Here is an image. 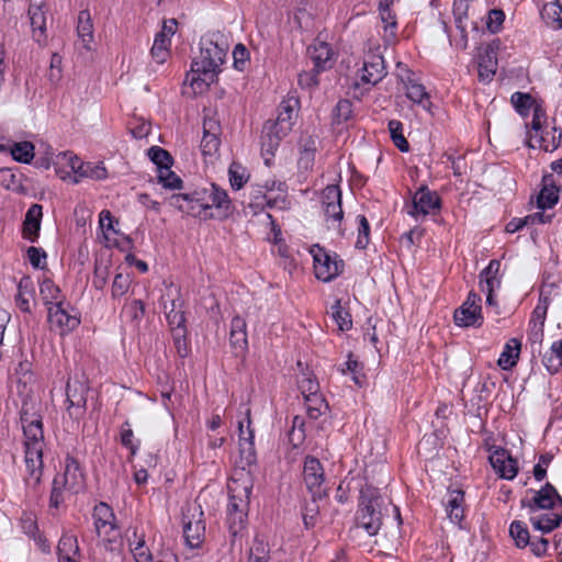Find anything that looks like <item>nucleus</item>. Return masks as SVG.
<instances>
[{"label": "nucleus", "instance_id": "f257e3e1", "mask_svg": "<svg viewBox=\"0 0 562 562\" xmlns=\"http://www.w3.org/2000/svg\"><path fill=\"white\" fill-rule=\"evenodd\" d=\"M228 52L224 35L213 33L201 41L200 56L194 58L186 82L194 94L202 93L216 80Z\"/></svg>", "mask_w": 562, "mask_h": 562}, {"label": "nucleus", "instance_id": "f03ea898", "mask_svg": "<svg viewBox=\"0 0 562 562\" xmlns=\"http://www.w3.org/2000/svg\"><path fill=\"white\" fill-rule=\"evenodd\" d=\"M23 428V446L25 464L30 479L34 483L41 481L43 471V450L45 447L42 418L23 412L21 415Z\"/></svg>", "mask_w": 562, "mask_h": 562}, {"label": "nucleus", "instance_id": "7ed1b4c3", "mask_svg": "<svg viewBox=\"0 0 562 562\" xmlns=\"http://www.w3.org/2000/svg\"><path fill=\"white\" fill-rule=\"evenodd\" d=\"M390 501L379 491L367 485L360 492L359 507L356 516V527L363 529L368 536H375L382 526L383 510H386Z\"/></svg>", "mask_w": 562, "mask_h": 562}, {"label": "nucleus", "instance_id": "20e7f679", "mask_svg": "<svg viewBox=\"0 0 562 562\" xmlns=\"http://www.w3.org/2000/svg\"><path fill=\"white\" fill-rule=\"evenodd\" d=\"M86 486V476L78 460L67 456L63 473L57 474L53 481V488L49 497L50 507L58 508L64 502V493L78 494Z\"/></svg>", "mask_w": 562, "mask_h": 562}, {"label": "nucleus", "instance_id": "39448f33", "mask_svg": "<svg viewBox=\"0 0 562 562\" xmlns=\"http://www.w3.org/2000/svg\"><path fill=\"white\" fill-rule=\"evenodd\" d=\"M546 114L540 108L532 110L531 128L528 131L529 146L544 151L555 150L562 137L561 131L555 126H544Z\"/></svg>", "mask_w": 562, "mask_h": 562}, {"label": "nucleus", "instance_id": "423d86ee", "mask_svg": "<svg viewBox=\"0 0 562 562\" xmlns=\"http://www.w3.org/2000/svg\"><path fill=\"white\" fill-rule=\"evenodd\" d=\"M183 533L191 548H198L205 535L203 510L198 504H188L182 513Z\"/></svg>", "mask_w": 562, "mask_h": 562}, {"label": "nucleus", "instance_id": "0eeeda50", "mask_svg": "<svg viewBox=\"0 0 562 562\" xmlns=\"http://www.w3.org/2000/svg\"><path fill=\"white\" fill-rule=\"evenodd\" d=\"M322 207L327 228L340 233L344 212L341 207V191L338 186L330 184L323 190Z\"/></svg>", "mask_w": 562, "mask_h": 562}, {"label": "nucleus", "instance_id": "6e6552de", "mask_svg": "<svg viewBox=\"0 0 562 562\" xmlns=\"http://www.w3.org/2000/svg\"><path fill=\"white\" fill-rule=\"evenodd\" d=\"M203 191L195 189L189 193L172 194L169 204L179 211L203 220L214 218V212H207L203 205Z\"/></svg>", "mask_w": 562, "mask_h": 562}, {"label": "nucleus", "instance_id": "1a4fd4ad", "mask_svg": "<svg viewBox=\"0 0 562 562\" xmlns=\"http://www.w3.org/2000/svg\"><path fill=\"white\" fill-rule=\"evenodd\" d=\"M310 252L314 260L315 277L318 280L328 282L340 273L342 261L331 257L323 247L314 245Z\"/></svg>", "mask_w": 562, "mask_h": 562}, {"label": "nucleus", "instance_id": "9d476101", "mask_svg": "<svg viewBox=\"0 0 562 562\" xmlns=\"http://www.w3.org/2000/svg\"><path fill=\"white\" fill-rule=\"evenodd\" d=\"M453 319L459 327H481L483 315L480 295L470 292L463 304L454 311Z\"/></svg>", "mask_w": 562, "mask_h": 562}, {"label": "nucleus", "instance_id": "9b49d317", "mask_svg": "<svg viewBox=\"0 0 562 562\" xmlns=\"http://www.w3.org/2000/svg\"><path fill=\"white\" fill-rule=\"evenodd\" d=\"M92 518L98 537L111 542L119 533L113 509L106 503L100 502L93 508Z\"/></svg>", "mask_w": 562, "mask_h": 562}, {"label": "nucleus", "instance_id": "f8f14e48", "mask_svg": "<svg viewBox=\"0 0 562 562\" xmlns=\"http://www.w3.org/2000/svg\"><path fill=\"white\" fill-rule=\"evenodd\" d=\"M239 453L245 465L256 462L255 431L251 427L250 408H246L245 417L238 420Z\"/></svg>", "mask_w": 562, "mask_h": 562}, {"label": "nucleus", "instance_id": "ddd939ff", "mask_svg": "<svg viewBox=\"0 0 562 562\" xmlns=\"http://www.w3.org/2000/svg\"><path fill=\"white\" fill-rule=\"evenodd\" d=\"M47 312L50 327L59 330L60 334L69 333L80 324L79 317L70 313V305L66 302L48 306Z\"/></svg>", "mask_w": 562, "mask_h": 562}, {"label": "nucleus", "instance_id": "4468645a", "mask_svg": "<svg viewBox=\"0 0 562 562\" xmlns=\"http://www.w3.org/2000/svg\"><path fill=\"white\" fill-rule=\"evenodd\" d=\"M249 493V488L244 487L243 494H231L229 496L227 505V521L229 524V529L234 535L244 527L246 521Z\"/></svg>", "mask_w": 562, "mask_h": 562}, {"label": "nucleus", "instance_id": "2eb2a0df", "mask_svg": "<svg viewBox=\"0 0 562 562\" xmlns=\"http://www.w3.org/2000/svg\"><path fill=\"white\" fill-rule=\"evenodd\" d=\"M441 207V200L437 192L430 191L427 187L419 188L413 196L412 210L408 212L416 220L428 214L438 212Z\"/></svg>", "mask_w": 562, "mask_h": 562}, {"label": "nucleus", "instance_id": "dca6fc26", "mask_svg": "<svg viewBox=\"0 0 562 562\" xmlns=\"http://www.w3.org/2000/svg\"><path fill=\"white\" fill-rule=\"evenodd\" d=\"M299 387L305 398V402L317 403V407L308 404V416L311 418L316 419L327 411L328 405L318 393L319 385L315 379L308 374H304L303 378L299 381Z\"/></svg>", "mask_w": 562, "mask_h": 562}, {"label": "nucleus", "instance_id": "f3484780", "mask_svg": "<svg viewBox=\"0 0 562 562\" xmlns=\"http://www.w3.org/2000/svg\"><path fill=\"white\" fill-rule=\"evenodd\" d=\"M521 504L529 508L530 514H535L539 509H552L557 504L562 505V497L552 484L546 483L544 486L533 493L531 499H522Z\"/></svg>", "mask_w": 562, "mask_h": 562}, {"label": "nucleus", "instance_id": "a211bd4d", "mask_svg": "<svg viewBox=\"0 0 562 562\" xmlns=\"http://www.w3.org/2000/svg\"><path fill=\"white\" fill-rule=\"evenodd\" d=\"M501 261L491 260L488 266L480 274L481 290L486 293V304L490 306L496 305L494 291L499 289L502 277L499 274Z\"/></svg>", "mask_w": 562, "mask_h": 562}, {"label": "nucleus", "instance_id": "6ab92c4d", "mask_svg": "<svg viewBox=\"0 0 562 562\" xmlns=\"http://www.w3.org/2000/svg\"><path fill=\"white\" fill-rule=\"evenodd\" d=\"M386 75L383 56L375 53L366 55L362 68L359 71L361 82L376 85Z\"/></svg>", "mask_w": 562, "mask_h": 562}, {"label": "nucleus", "instance_id": "aec40b11", "mask_svg": "<svg viewBox=\"0 0 562 562\" xmlns=\"http://www.w3.org/2000/svg\"><path fill=\"white\" fill-rule=\"evenodd\" d=\"M297 104L299 101L294 98H289L280 103L277 120L271 123L281 135H288L291 132L297 116Z\"/></svg>", "mask_w": 562, "mask_h": 562}, {"label": "nucleus", "instance_id": "412c9836", "mask_svg": "<svg viewBox=\"0 0 562 562\" xmlns=\"http://www.w3.org/2000/svg\"><path fill=\"white\" fill-rule=\"evenodd\" d=\"M303 479L308 491L314 495H321L324 483V470L321 462L314 457H306L303 468Z\"/></svg>", "mask_w": 562, "mask_h": 562}, {"label": "nucleus", "instance_id": "4be33fe9", "mask_svg": "<svg viewBox=\"0 0 562 562\" xmlns=\"http://www.w3.org/2000/svg\"><path fill=\"white\" fill-rule=\"evenodd\" d=\"M221 125L215 117H205L203 121V137L201 151L204 156H213L220 148Z\"/></svg>", "mask_w": 562, "mask_h": 562}, {"label": "nucleus", "instance_id": "5701e85b", "mask_svg": "<svg viewBox=\"0 0 562 562\" xmlns=\"http://www.w3.org/2000/svg\"><path fill=\"white\" fill-rule=\"evenodd\" d=\"M490 463L502 479L513 480L517 475V462L505 449L495 450L490 456Z\"/></svg>", "mask_w": 562, "mask_h": 562}, {"label": "nucleus", "instance_id": "b1692460", "mask_svg": "<svg viewBox=\"0 0 562 562\" xmlns=\"http://www.w3.org/2000/svg\"><path fill=\"white\" fill-rule=\"evenodd\" d=\"M286 135H281L278 130H274L271 121H267L263 125L260 144L261 155L265 157V164L270 165L271 158L274 156L280 142Z\"/></svg>", "mask_w": 562, "mask_h": 562}, {"label": "nucleus", "instance_id": "393cba45", "mask_svg": "<svg viewBox=\"0 0 562 562\" xmlns=\"http://www.w3.org/2000/svg\"><path fill=\"white\" fill-rule=\"evenodd\" d=\"M29 18L34 40L42 43L46 38V11L43 0H33L30 3Z\"/></svg>", "mask_w": 562, "mask_h": 562}, {"label": "nucleus", "instance_id": "a878e982", "mask_svg": "<svg viewBox=\"0 0 562 562\" xmlns=\"http://www.w3.org/2000/svg\"><path fill=\"white\" fill-rule=\"evenodd\" d=\"M394 0L379 1V15L384 30V38L387 43H392L396 37L397 20L396 14L392 10Z\"/></svg>", "mask_w": 562, "mask_h": 562}, {"label": "nucleus", "instance_id": "bb28decb", "mask_svg": "<svg viewBox=\"0 0 562 562\" xmlns=\"http://www.w3.org/2000/svg\"><path fill=\"white\" fill-rule=\"evenodd\" d=\"M80 158L72 151L59 153L55 160V170L57 176L71 183V178L77 176V166L80 165Z\"/></svg>", "mask_w": 562, "mask_h": 562}, {"label": "nucleus", "instance_id": "cd10ccee", "mask_svg": "<svg viewBox=\"0 0 562 562\" xmlns=\"http://www.w3.org/2000/svg\"><path fill=\"white\" fill-rule=\"evenodd\" d=\"M43 207L40 204H32L25 214L23 222V237L34 243L40 235Z\"/></svg>", "mask_w": 562, "mask_h": 562}, {"label": "nucleus", "instance_id": "c85d7f7f", "mask_svg": "<svg viewBox=\"0 0 562 562\" xmlns=\"http://www.w3.org/2000/svg\"><path fill=\"white\" fill-rule=\"evenodd\" d=\"M307 53L317 71H323L331 67L333 50L327 43L315 41L308 46Z\"/></svg>", "mask_w": 562, "mask_h": 562}, {"label": "nucleus", "instance_id": "c756f323", "mask_svg": "<svg viewBox=\"0 0 562 562\" xmlns=\"http://www.w3.org/2000/svg\"><path fill=\"white\" fill-rule=\"evenodd\" d=\"M479 77L481 81L488 82L497 70V54L492 46H487L479 56Z\"/></svg>", "mask_w": 562, "mask_h": 562}, {"label": "nucleus", "instance_id": "7c9ffc66", "mask_svg": "<svg viewBox=\"0 0 562 562\" xmlns=\"http://www.w3.org/2000/svg\"><path fill=\"white\" fill-rule=\"evenodd\" d=\"M57 552L59 562H79L80 551L77 538L72 535H63Z\"/></svg>", "mask_w": 562, "mask_h": 562}, {"label": "nucleus", "instance_id": "2f4dec72", "mask_svg": "<svg viewBox=\"0 0 562 562\" xmlns=\"http://www.w3.org/2000/svg\"><path fill=\"white\" fill-rule=\"evenodd\" d=\"M521 342L517 338H510L504 346V349L497 360L502 370L513 369L519 359Z\"/></svg>", "mask_w": 562, "mask_h": 562}, {"label": "nucleus", "instance_id": "473e14b6", "mask_svg": "<svg viewBox=\"0 0 562 562\" xmlns=\"http://www.w3.org/2000/svg\"><path fill=\"white\" fill-rule=\"evenodd\" d=\"M77 34L83 47L91 50L93 42V23L88 10H81L78 14Z\"/></svg>", "mask_w": 562, "mask_h": 562}, {"label": "nucleus", "instance_id": "72a5a7b5", "mask_svg": "<svg viewBox=\"0 0 562 562\" xmlns=\"http://www.w3.org/2000/svg\"><path fill=\"white\" fill-rule=\"evenodd\" d=\"M106 176L108 171L102 162L92 164L81 161L80 165L77 166V176L71 178V183H79L83 178L103 180Z\"/></svg>", "mask_w": 562, "mask_h": 562}, {"label": "nucleus", "instance_id": "f704fd0d", "mask_svg": "<svg viewBox=\"0 0 562 562\" xmlns=\"http://www.w3.org/2000/svg\"><path fill=\"white\" fill-rule=\"evenodd\" d=\"M32 301H34V289L32 280L29 277H23L18 284L15 303L22 312L31 313Z\"/></svg>", "mask_w": 562, "mask_h": 562}, {"label": "nucleus", "instance_id": "c9c22d12", "mask_svg": "<svg viewBox=\"0 0 562 562\" xmlns=\"http://www.w3.org/2000/svg\"><path fill=\"white\" fill-rule=\"evenodd\" d=\"M277 200L267 199L262 188H256L249 193V201L244 207L246 214L256 215L266 206L273 207Z\"/></svg>", "mask_w": 562, "mask_h": 562}, {"label": "nucleus", "instance_id": "e433bc0d", "mask_svg": "<svg viewBox=\"0 0 562 562\" xmlns=\"http://www.w3.org/2000/svg\"><path fill=\"white\" fill-rule=\"evenodd\" d=\"M562 516L553 513L531 514L530 522L532 527L543 533H548L560 526Z\"/></svg>", "mask_w": 562, "mask_h": 562}, {"label": "nucleus", "instance_id": "4c0bfd02", "mask_svg": "<svg viewBox=\"0 0 562 562\" xmlns=\"http://www.w3.org/2000/svg\"><path fill=\"white\" fill-rule=\"evenodd\" d=\"M541 14L547 24L562 29V0H548Z\"/></svg>", "mask_w": 562, "mask_h": 562}, {"label": "nucleus", "instance_id": "58836bf2", "mask_svg": "<svg viewBox=\"0 0 562 562\" xmlns=\"http://www.w3.org/2000/svg\"><path fill=\"white\" fill-rule=\"evenodd\" d=\"M40 295L47 307L59 302H65L60 289L47 278L43 279L41 282Z\"/></svg>", "mask_w": 562, "mask_h": 562}, {"label": "nucleus", "instance_id": "ea45409f", "mask_svg": "<svg viewBox=\"0 0 562 562\" xmlns=\"http://www.w3.org/2000/svg\"><path fill=\"white\" fill-rule=\"evenodd\" d=\"M85 392H86V387L81 383H79V382H75V383L68 382L67 383L66 395H67V403L69 404L68 409H70V408L83 409L85 408L86 403H87Z\"/></svg>", "mask_w": 562, "mask_h": 562}, {"label": "nucleus", "instance_id": "a19ab883", "mask_svg": "<svg viewBox=\"0 0 562 562\" xmlns=\"http://www.w3.org/2000/svg\"><path fill=\"white\" fill-rule=\"evenodd\" d=\"M543 188L538 195V207L550 209L554 206L559 201V189L552 182H549L547 177L543 178Z\"/></svg>", "mask_w": 562, "mask_h": 562}, {"label": "nucleus", "instance_id": "79ce46f5", "mask_svg": "<svg viewBox=\"0 0 562 562\" xmlns=\"http://www.w3.org/2000/svg\"><path fill=\"white\" fill-rule=\"evenodd\" d=\"M406 88V97L413 101L414 103L422 104L424 109H428L429 95L426 92L425 87L422 83L416 82L413 79H409L405 83Z\"/></svg>", "mask_w": 562, "mask_h": 562}, {"label": "nucleus", "instance_id": "37998d69", "mask_svg": "<svg viewBox=\"0 0 562 562\" xmlns=\"http://www.w3.org/2000/svg\"><path fill=\"white\" fill-rule=\"evenodd\" d=\"M130 550L133 554L135 562H155L151 555L150 550L145 543V540L142 537H137L134 533V539H128Z\"/></svg>", "mask_w": 562, "mask_h": 562}, {"label": "nucleus", "instance_id": "c03bdc74", "mask_svg": "<svg viewBox=\"0 0 562 562\" xmlns=\"http://www.w3.org/2000/svg\"><path fill=\"white\" fill-rule=\"evenodd\" d=\"M212 191L215 204V217H225L231 210V200L225 190H222L216 184L212 183Z\"/></svg>", "mask_w": 562, "mask_h": 562}, {"label": "nucleus", "instance_id": "a18cd8bd", "mask_svg": "<svg viewBox=\"0 0 562 562\" xmlns=\"http://www.w3.org/2000/svg\"><path fill=\"white\" fill-rule=\"evenodd\" d=\"M11 155L18 162L30 164L34 158V145L31 142L14 143Z\"/></svg>", "mask_w": 562, "mask_h": 562}, {"label": "nucleus", "instance_id": "49530a36", "mask_svg": "<svg viewBox=\"0 0 562 562\" xmlns=\"http://www.w3.org/2000/svg\"><path fill=\"white\" fill-rule=\"evenodd\" d=\"M330 314L339 330H349L352 326L351 316L348 311H346L340 301H336L330 307Z\"/></svg>", "mask_w": 562, "mask_h": 562}, {"label": "nucleus", "instance_id": "de8ad7c7", "mask_svg": "<svg viewBox=\"0 0 562 562\" xmlns=\"http://www.w3.org/2000/svg\"><path fill=\"white\" fill-rule=\"evenodd\" d=\"M170 40L164 34H157L155 36L154 45L151 47V56L158 63L162 64L169 56Z\"/></svg>", "mask_w": 562, "mask_h": 562}, {"label": "nucleus", "instance_id": "09e8293b", "mask_svg": "<svg viewBox=\"0 0 562 562\" xmlns=\"http://www.w3.org/2000/svg\"><path fill=\"white\" fill-rule=\"evenodd\" d=\"M387 127L394 145L403 153L408 151L409 144L404 137L403 124L397 120H391Z\"/></svg>", "mask_w": 562, "mask_h": 562}, {"label": "nucleus", "instance_id": "8fccbe9b", "mask_svg": "<svg viewBox=\"0 0 562 562\" xmlns=\"http://www.w3.org/2000/svg\"><path fill=\"white\" fill-rule=\"evenodd\" d=\"M512 104L516 109V111L525 116L528 115L530 110L536 106H533V100L530 94L522 93V92H515L510 98Z\"/></svg>", "mask_w": 562, "mask_h": 562}, {"label": "nucleus", "instance_id": "3c124183", "mask_svg": "<svg viewBox=\"0 0 562 562\" xmlns=\"http://www.w3.org/2000/svg\"><path fill=\"white\" fill-rule=\"evenodd\" d=\"M148 155L150 160L156 165L157 172H159L164 168L170 167L172 164V157L166 149L161 147H151L148 150Z\"/></svg>", "mask_w": 562, "mask_h": 562}, {"label": "nucleus", "instance_id": "603ef678", "mask_svg": "<svg viewBox=\"0 0 562 562\" xmlns=\"http://www.w3.org/2000/svg\"><path fill=\"white\" fill-rule=\"evenodd\" d=\"M228 173L231 186L235 190H239L247 182L249 177L246 169L235 162L229 166Z\"/></svg>", "mask_w": 562, "mask_h": 562}, {"label": "nucleus", "instance_id": "864d4df0", "mask_svg": "<svg viewBox=\"0 0 562 562\" xmlns=\"http://www.w3.org/2000/svg\"><path fill=\"white\" fill-rule=\"evenodd\" d=\"M509 532L517 547L525 548L529 543V531L524 522L517 520L513 521Z\"/></svg>", "mask_w": 562, "mask_h": 562}, {"label": "nucleus", "instance_id": "5fc2aeb1", "mask_svg": "<svg viewBox=\"0 0 562 562\" xmlns=\"http://www.w3.org/2000/svg\"><path fill=\"white\" fill-rule=\"evenodd\" d=\"M248 562H269V548L263 540L255 539Z\"/></svg>", "mask_w": 562, "mask_h": 562}, {"label": "nucleus", "instance_id": "6e6d98bb", "mask_svg": "<svg viewBox=\"0 0 562 562\" xmlns=\"http://www.w3.org/2000/svg\"><path fill=\"white\" fill-rule=\"evenodd\" d=\"M0 186L8 190H18L21 188V180L18 173L11 168L0 169Z\"/></svg>", "mask_w": 562, "mask_h": 562}, {"label": "nucleus", "instance_id": "4d7b16f0", "mask_svg": "<svg viewBox=\"0 0 562 562\" xmlns=\"http://www.w3.org/2000/svg\"><path fill=\"white\" fill-rule=\"evenodd\" d=\"M158 181L168 189H180L182 184V180L170 169L164 168L161 169L158 175Z\"/></svg>", "mask_w": 562, "mask_h": 562}, {"label": "nucleus", "instance_id": "13d9d810", "mask_svg": "<svg viewBox=\"0 0 562 562\" xmlns=\"http://www.w3.org/2000/svg\"><path fill=\"white\" fill-rule=\"evenodd\" d=\"M357 220L359 223V227L356 246L360 249H364L369 244L370 225L364 215H358Z\"/></svg>", "mask_w": 562, "mask_h": 562}, {"label": "nucleus", "instance_id": "bf43d9fd", "mask_svg": "<svg viewBox=\"0 0 562 562\" xmlns=\"http://www.w3.org/2000/svg\"><path fill=\"white\" fill-rule=\"evenodd\" d=\"M468 3L465 0H454L453 2V15L457 27L461 31L462 36L465 37V25L463 20L467 18Z\"/></svg>", "mask_w": 562, "mask_h": 562}, {"label": "nucleus", "instance_id": "052dcab7", "mask_svg": "<svg viewBox=\"0 0 562 562\" xmlns=\"http://www.w3.org/2000/svg\"><path fill=\"white\" fill-rule=\"evenodd\" d=\"M131 284L130 274L116 273L112 283V295L113 297L123 296Z\"/></svg>", "mask_w": 562, "mask_h": 562}, {"label": "nucleus", "instance_id": "680f3d73", "mask_svg": "<svg viewBox=\"0 0 562 562\" xmlns=\"http://www.w3.org/2000/svg\"><path fill=\"white\" fill-rule=\"evenodd\" d=\"M109 276V267L102 262H97L94 266V276L92 280L93 286L98 290H102L108 282Z\"/></svg>", "mask_w": 562, "mask_h": 562}, {"label": "nucleus", "instance_id": "e2e57ef3", "mask_svg": "<svg viewBox=\"0 0 562 562\" xmlns=\"http://www.w3.org/2000/svg\"><path fill=\"white\" fill-rule=\"evenodd\" d=\"M352 115V103L348 100H340L334 110V119L337 123L348 121Z\"/></svg>", "mask_w": 562, "mask_h": 562}, {"label": "nucleus", "instance_id": "0e129e2a", "mask_svg": "<svg viewBox=\"0 0 562 562\" xmlns=\"http://www.w3.org/2000/svg\"><path fill=\"white\" fill-rule=\"evenodd\" d=\"M547 317V306L537 305L532 312L530 326L532 331L541 333Z\"/></svg>", "mask_w": 562, "mask_h": 562}, {"label": "nucleus", "instance_id": "69168bd1", "mask_svg": "<svg viewBox=\"0 0 562 562\" xmlns=\"http://www.w3.org/2000/svg\"><path fill=\"white\" fill-rule=\"evenodd\" d=\"M46 252L41 248L32 246L27 249V258L35 269H44L46 267Z\"/></svg>", "mask_w": 562, "mask_h": 562}, {"label": "nucleus", "instance_id": "338daca9", "mask_svg": "<svg viewBox=\"0 0 562 562\" xmlns=\"http://www.w3.org/2000/svg\"><path fill=\"white\" fill-rule=\"evenodd\" d=\"M505 20V14L502 10L493 9L488 12L486 26L492 33H496L501 30Z\"/></svg>", "mask_w": 562, "mask_h": 562}, {"label": "nucleus", "instance_id": "774afa93", "mask_svg": "<svg viewBox=\"0 0 562 562\" xmlns=\"http://www.w3.org/2000/svg\"><path fill=\"white\" fill-rule=\"evenodd\" d=\"M319 71L315 69V67L312 70L308 71H302L299 75V85L304 89H312L318 85L317 75Z\"/></svg>", "mask_w": 562, "mask_h": 562}]
</instances>
